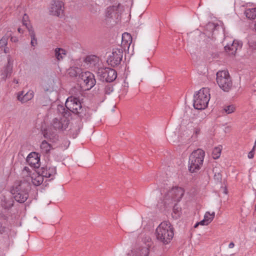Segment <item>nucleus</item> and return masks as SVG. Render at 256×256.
I'll list each match as a JSON object with an SVG mask.
<instances>
[{
    "mask_svg": "<svg viewBox=\"0 0 256 256\" xmlns=\"http://www.w3.org/2000/svg\"><path fill=\"white\" fill-rule=\"evenodd\" d=\"M40 147L42 152L46 154H48L52 148V145L48 144L46 140L42 142Z\"/></svg>",
    "mask_w": 256,
    "mask_h": 256,
    "instance_id": "obj_24",
    "label": "nucleus"
},
{
    "mask_svg": "<svg viewBox=\"0 0 256 256\" xmlns=\"http://www.w3.org/2000/svg\"><path fill=\"white\" fill-rule=\"evenodd\" d=\"M64 4L60 0H52L49 8L50 15L59 16L63 14Z\"/></svg>",
    "mask_w": 256,
    "mask_h": 256,
    "instance_id": "obj_9",
    "label": "nucleus"
},
{
    "mask_svg": "<svg viewBox=\"0 0 256 256\" xmlns=\"http://www.w3.org/2000/svg\"><path fill=\"white\" fill-rule=\"evenodd\" d=\"M256 146V141H255V142H254V145L253 148H254Z\"/></svg>",
    "mask_w": 256,
    "mask_h": 256,
    "instance_id": "obj_51",
    "label": "nucleus"
},
{
    "mask_svg": "<svg viewBox=\"0 0 256 256\" xmlns=\"http://www.w3.org/2000/svg\"><path fill=\"white\" fill-rule=\"evenodd\" d=\"M4 52H5V53H6V52H7V50H6V49H4Z\"/></svg>",
    "mask_w": 256,
    "mask_h": 256,
    "instance_id": "obj_52",
    "label": "nucleus"
},
{
    "mask_svg": "<svg viewBox=\"0 0 256 256\" xmlns=\"http://www.w3.org/2000/svg\"><path fill=\"white\" fill-rule=\"evenodd\" d=\"M242 44L234 40L231 44H227L224 46L226 52L230 56H234L237 50L242 48Z\"/></svg>",
    "mask_w": 256,
    "mask_h": 256,
    "instance_id": "obj_14",
    "label": "nucleus"
},
{
    "mask_svg": "<svg viewBox=\"0 0 256 256\" xmlns=\"http://www.w3.org/2000/svg\"><path fill=\"white\" fill-rule=\"evenodd\" d=\"M198 224H199V223H198V222L196 223V224H195V226H194V228L197 227V226H198Z\"/></svg>",
    "mask_w": 256,
    "mask_h": 256,
    "instance_id": "obj_50",
    "label": "nucleus"
},
{
    "mask_svg": "<svg viewBox=\"0 0 256 256\" xmlns=\"http://www.w3.org/2000/svg\"><path fill=\"white\" fill-rule=\"evenodd\" d=\"M82 82L80 84V87L84 91H86L90 90L94 87L96 81H82Z\"/></svg>",
    "mask_w": 256,
    "mask_h": 256,
    "instance_id": "obj_18",
    "label": "nucleus"
},
{
    "mask_svg": "<svg viewBox=\"0 0 256 256\" xmlns=\"http://www.w3.org/2000/svg\"><path fill=\"white\" fill-rule=\"evenodd\" d=\"M122 49L113 50L112 54L108 56L107 62L113 67L119 65L122 58Z\"/></svg>",
    "mask_w": 256,
    "mask_h": 256,
    "instance_id": "obj_7",
    "label": "nucleus"
},
{
    "mask_svg": "<svg viewBox=\"0 0 256 256\" xmlns=\"http://www.w3.org/2000/svg\"><path fill=\"white\" fill-rule=\"evenodd\" d=\"M106 70H100L98 74V79L99 80H106Z\"/></svg>",
    "mask_w": 256,
    "mask_h": 256,
    "instance_id": "obj_34",
    "label": "nucleus"
},
{
    "mask_svg": "<svg viewBox=\"0 0 256 256\" xmlns=\"http://www.w3.org/2000/svg\"><path fill=\"white\" fill-rule=\"evenodd\" d=\"M14 201L12 198L7 199L6 198L2 200V206L4 209H10L14 206Z\"/></svg>",
    "mask_w": 256,
    "mask_h": 256,
    "instance_id": "obj_23",
    "label": "nucleus"
},
{
    "mask_svg": "<svg viewBox=\"0 0 256 256\" xmlns=\"http://www.w3.org/2000/svg\"><path fill=\"white\" fill-rule=\"evenodd\" d=\"M28 18V16L25 14L23 16L22 23H23V24L24 26H25L27 28H28V27L32 26H28V24L26 23Z\"/></svg>",
    "mask_w": 256,
    "mask_h": 256,
    "instance_id": "obj_38",
    "label": "nucleus"
},
{
    "mask_svg": "<svg viewBox=\"0 0 256 256\" xmlns=\"http://www.w3.org/2000/svg\"><path fill=\"white\" fill-rule=\"evenodd\" d=\"M106 80H116L117 78V73L114 69L106 70Z\"/></svg>",
    "mask_w": 256,
    "mask_h": 256,
    "instance_id": "obj_22",
    "label": "nucleus"
},
{
    "mask_svg": "<svg viewBox=\"0 0 256 256\" xmlns=\"http://www.w3.org/2000/svg\"><path fill=\"white\" fill-rule=\"evenodd\" d=\"M80 68L78 67L70 68L68 70V74L72 77H76L78 74H80L79 78L82 80H96L94 74L89 72H82Z\"/></svg>",
    "mask_w": 256,
    "mask_h": 256,
    "instance_id": "obj_6",
    "label": "nucleus"
},
{
    "mask_svg": "<svg viewBox=\"0 0 256 256\" xmlns=\"http://www.w3.org/2000/svg\"><path fill=\"white\" fill-rule=\"evenodd\" d=\"M253 90L256 91V81L252 84Z\"/></svg>",
    "mask_w": 256,
    "mask_h": 256,
    "instance_id": "obj_47",
    "label": "nucleus"
},
{
    "mask_svg": "<svg viewBox=\"0 0 256 256\" xmlns=\"http://www.w3.org/2000/svg\"><path fill=\"white\" fill-rule=\"evenodd\" d=\"M220 26L218 24L208 22L205 26V30L213 32L214 30L219 28Z\"/></svg>",
    "mask_w": 256,
    "mask_h": 256,
    "instance_id": "obj_27",
    "label": "nucleus"
},
{
    "mask_svg": "<svg viewBox=\"0 0 256 256\" xmlns=\"http://www.w3.org/2000/svg\"><path fill=\"white\" fill-rule=\"evenodd\" d=\"M234 244L233 242H231L230 243L229 245H228V248H232L234 247Z\"/></svg>",
    "mask_w": 256,
    "mask_h": 256,
    "instance_id": "obj_46",
    "label": "nucleus"
},
{
    "mask_svg": "<svg viewBox=\"0 0 256 256\" xmlns=\"http://www.w3.org/2000/svg\"><path fill=\"white\" fill-rule=\"evenodd\" d=\"M18 30L20 33H23L22 30L20 28L18 29Z\"/></svg>",
    "mask_w": 256,
    "mask_h": 256,
    "instance_id": "obj_49",
    "label": "nucleus"
},
{
    "mask_svg": "<svg viewBox=\"0 0 256 256\" xmlns=\"http://www.w3.org/2000/svg\"><path fill=\"white\" fill-rule=\"evenodd\" d=\"M205 152L202 149L198 148L194 150L189 156L188 168L190 172H196L203 164Z\"/></svg>",
    "mask_w": 256,
    "mask_h": 256,
    "instance_id": "obj_3",
    "label": "nucleus"
},
{
    "mask_svg": "<svg viewBox=\"0 0 256 256\" xmlns=\"http://www.w3.org/2000/svg\"><path fill=\"white\" fill-rule=\"evenodd\" d=\"M81 119L87 120L90 116V110L88 108H82L78 110L76 114Z\"/></svg>",
    "mask_w": 256,
    "mask_h": 256,
    "instance_id": "obj_16",
    "label": "nucleus"
},
{
    "mask_svg": "<svg viewBox=\"0 0 256 256\" xmlns=\"http://www.w3.org/2000/svg\"><path fill=\"white\" fill-rule=\"evenodd\" d=\"M132 41V38L130 34L125 32L122 35V44L126 46H129Z\"/></svg>",
    "mask_w": 256,
    "mask_h": 256,
    "instance_id": "obj_21",
    "label": "nucleus"
},
{
    "mask_svg": "<svg viewBox=\"0 0 256 256\" xmlns=\"http://www.w3.org/2000/svg\"><path fill=\"white\" fill-rule=\"evenodd\" d=\"M210 100V89L202 88L194 96L193 106L195 109L204 110L208 107Z\"/></svg>",
    "mask_w": 256,
    "mask_h": 256,
    "instance_id": "obj_4",
    "label": "nucleus"
},
{
    "mask_svg": "<svg viewBox=\"0 0 256 256\" xmlns=\"http://www.w3.org/2000/svg\"><path fill=\"white\" fill-rule=\"evenodd\" d=\"M254 148H252V150L248 154V158H252L254 156Z\"/></svg>",
    "mask_w": 256,
    "mask_h": 256,
    "instance_id": "obj_40",
    "label": "nucleus"
},
{
    "mask_svg": "<svg viewBox=\"0 0 256 256\" xmlns=\"http://www.w3.org/2000/svg\"><path fill=\"white\" fill-rule=\"evenodd\" d=\"M113 86L111 84H108L104 88L106 94H110L113 91Z\"/></svg>",
    "mask_w": 256,
    "mask_h": 256,
    "instance_id": "obj_35",
    "label": "nucleus"
},
{
    "mask_svg": "<svg viewBox=\"0 0 256 256\" xmlns=\"http://www.w3.org/2000/svg\"><path fill=\"white\" fill-rule=\"evenodd\" d=\"M30 190V182L24 180L15 182L10 190V192L16 202L24 203L28 198Z\"/></svg>",
    "mask_w": 256,
    "mask_h": 256,
    "instance_id": "obj_2",
    "label": "nucleus"
},
{
    "mask_svg": "<svg viewBox=\"0 0 256 256\" xmlns=\"http://www.w3.org/2000/svg\"><path fill=\"white\" fill-rule=\"evenodd\" d=\"M84 67L92 70L98 66L99 58L94 55L88 56L84 60Z\"/></svg>",
    "mask_w": 256,
    "mask_h": 256,
    "instance_id": "obj_11",
    "label": "nucleus"
},
{
    "mask_svg": "<svg viewBox=\"0 0 256 256\" xmlns=\"http://www.w3.org/2000/svg\"><path fill=\"white\" fill-rule=\"evenodd\" d=\"M220 88L224 92H228L232 88V81H216Z\"/></svg>",
    "mask_w": 256,
    "mask_h": 256,
    "instance_id": "obj_17",
    "label": "nucleus"
},
{
    "mask_svg": "<svg viewBox=\"0 0 256 256\" xmlns=\"http://www.w3.org/2000/svg\"><path fill=\"white\" fill-rule=\"evenodd\" d=\"M221 150V148L218 147L214 148L212 151V156L214 159H217L220 156Z\"/></svg>",
    "mask_w": 256,
    "mask_h": 256,
    "instance_id": "obj_33",
    "label": "nucleus"
},
{
    "mask_svg": "<svg viewBox=\"0 0 256 256\" xmlns=\"http://www.w3.org/2000/svg\"><path fill=\"white\" fill-rule=\"evenodd\" d=\"M157 240L164 245L170 244L174 236V228L168 221L162 222L156 230Z\"/></svg>",
    "mask_w": 256,
    "mask_h": 256,
    "instance_id": "obj_1",
    "label": "nucleus"
},
{
    "mask_svg": "<svg viewBox=\"0 0 256 256\" xmlns=\"http://www.w3.org/2000/svg\"><path fill=\"white\" fill-rule=\"evenodd\" d=\"M250 46L252 47L254 49H256V42L251 41L249 42Z\"/></svg>",
    "mask_w": 256,
    "mask_h": 256,
    "instance_id": "obj_41",
    "label": "nucleus"
},
{
    "mask_svg": "<svg viewBox=\"0 0 256 256\" xmlns=\"http://www.w3.org/2000/svg\"><path fill=\"white\" fill-rule=\"evenodd\" d=\"M24 91H21L18 92V100L20 101L22 103L26 102L32 100L34 97V92L32 90H28L26 94Z\"/></svg>",
    "mask_w": 256,
    "mask_h": 256,
    "instance_id": "obj_15",
    "label": "nucleus"
},
{
    "mask_svg": "<svg viewBox=\"0 0 256 256\" xmlns=\"http://www.w3.org/2000/svg\"><path fill=\"white\" fill-rule=\"evenodd\" d=\"M66 107L73 113L76 114L80 110L82 104L79 100L75 97H68L65 103Z\"/></svg>",
    "mask_w": 256,
    "mask_h": 256,
    "instance_id": "obj_8",
    "label": "nucleus"
},
{
    "mask_svg": "<svg viewBox=\"0 0 256 256\" xmlns=\"http://www.w3.org/2000/svg\"><path fill=\"white\" fill-rule=\"evenodd\" d=\"M6 228L5 226H0V234H2L6 232Z\"/></svg>",
    "mask_w": 256,
    "mask_h": 256,
    "instance_id": "obj_43",
    "label": "nucleus"
},
{
    "mask_svg": "<svg viewBox=\"0 0 256 256\" xmlns=\"http://www.w3.org/2000/svg\"><path fill=\"white\" fill-rule=\"evenodd\" d=\"M38 173L40 174L42 178H50L53 180V177L56 174V167H42L38 170Z\"/></svg>",
    "mask_w": 256,
    "mask_h": 256,
    "instance_id": "obj_12",
    "label": "nucleus"
},
{
    "mask_svg": "<svg viewBox=\"0 0 256 256\" xmlns=\"http://www.w3.org/2000/svg\"><path fill=\"white\" fill-rule=\"evenodd\" d=\"M123 86L124 87H128V83L126 81H124Z\"/></svg>",
    "mask_w": 256,
    "mask_h": 256,
    "instance_id": "obj_48",
    "label": "nucleus"
},
{
    "mask_svg": "<svg viewBox=\"0 0 256 256\" xmlns=\"http://www.w3.org/2000/svg\"><path fill=\"white\" fill-rule=\"evenodd\" d=\"M173 218L177 219L180 217V212L177 204H174L173 208V213L172 214Z\"/></svg>",
    "mask_w": 256,
    "mask_h": 256,
    "instance_id": "obj_30",
    "label": "nucleus"
},
{
    "mask_svg": "<svg viewBox=\"0 0 256 256\" xmlns=\"http://www.w3.org/2000/svg\"><path fill=\"white\" fill-rule=\"evenodd\" d=\"M223 110L227 114H230L234 112L236 110V107L234 104H230L228 106H224Z\"/></svg>",
    "mask_w": 256,
    "mask_h": 256,
    "instance_id": "obj_32",
    "label": "nucleus"
},
{
    "mask_svg": "<svg viewBox=\"0 0 256 256\" xmlns=\"http://www.w3.org/2000/svg\"><path fill=\"white\" fill-rule=\"evenodd\" d=\"M55 55L56 58L60 60L63 58V56L66 55V51L61 48H56L55 50Z\"/></svg>",
    "mask_w": 256,
    "mask_h": 256,
    "instance_id": "obj_29",
    "label": "nucleus"
},
{
    "mask_svg": "<svg viewBox=\"0 0 256 256\" xmlns=\"http://www.w3.org/2000/svg\"><path fill=\"white\" fill-rule=\"evenodd\" d=\"M16 84H18V80H16Z\"/></svg>",
    "mask_w": 256,
    "mask_h": 256,
    "instance_id": "obj_54",
    "label": "nucleus"
},
{
    "mask_svg": "<svg viewBox=\"0 0 256 256\" xmlns=\"http://www.w3.org/2000/svg\"><path fill=\"white\" fill-rule=\"evenodd\" d=\"M43 90L47 92H52L60 90L62 84L60 81H44L42 84Z\"/></svg>",
    "mask_w": 256,
    "mask_h": 256,
    "instance_id": "obj_10",
    "label": "nucleus"
},
{
    "mask_svg": "<svg viewBox=\"0 0 256 256\" xmlns=\"http://www.w3.org/2000/svg\"><path fill=\"white\" fill-rule=\"evenodd\" d=\"M26 162L32 167L39 168L40 158L38 154L36 152H30L26 158Z\"/></svg>",
    "mask_w": 256,
    "mask_h": 256,
    "instance_id": "obj_13",
    "label": "nucleus"
},
{
    "mask_svg": "<svg viewBox=\"0 0 256 256\" xmlns=\"http://www.w3.org/2000/svg\"><path fill=\"white\" fill-rule=\"evenodd\" d=\"M230 78V74L227 70L219 71L216 73V80H228Z\"/></svg>",
    "mask_w": 256,
    "mask_h": 256,
    "instance_id": "obj_25",
    "label": "nucleus"
},
{
    "mask_svg": "<svg viewBox=\"0 0 256 256\" xmlns=\"http://www.w3.org/2000/svg\"><path fill=\"white\" fill-rule=\"evenodd\" d=\"M8 43V38L6 36L2 37L0 40V47L6 46Z\"/></svg>",
    "mask_w": 256,
    "mask_h": 256,
    "instance_id": "obj_36",
    "label": "nucleus"
},
{
    "mask_svg": "<svg viewBox=\"0 0 256 256\" xmlns=\"http://www.w3.org/2000/svg\"><path fill=\"white\" fill-rule=\"evenodd\" d=\"M11 41L12 42H17L18 41V39L16 37H12L11 38Z\"/></svg>",
    "mask_w": 256,
    "mask_h": 256,
    "instance_id": "obj_45",
    "label": "nucleus"
},
{
    "mask_svg": "<svg viewBox=\"0 0 256 256\" xmlns=\"http://www.w3.org/2000/svg\"><path fill=\"white\" fill-rule=\"evenodd\" d=\"M246 16L250 19L256 18V8L247 9L245 11Z\"/></svg>",
    "mask_w": 256,
    "mask_h": 256,
    "instance_id": "obj_28",
    "label": "nucleus"
},
{
    "mask_svg": "<svg viewBox=\"0 0 256 256\" xmlns=\"http://www.w3.org/2000/svg\"><path fill=\"white\" fill-rule=\"evenodd\" d=\"M200 128L199 126H197L194 128V134L195 135L196 137L200 134Z\"/></svg>",
    "mask_w": 256,
    "mask_h": 256,
    "instance_id": "obj_39",
    "label": "nucleus"
},
{
    "mask_svg": "<svg viewBox=\"0 0 256 256\" xmlns=\"http://www.w3.org/2000/svg\"><path fill=\"white\" fill-rule=\"evenodd\" d=\"M58 110L62 114L64 118L60 119L58 118H54L52 120V126L56 130H64L68 126V120L66 118L68 115V112H66L65 108L62 106H58Z\"/></svg>",
    "mask_w": 256,
    "mask_h": 256,
    "instance_id": "obj_5",
    "label": "nucleus"
},
{
    "mask_svg": "<svg viewBox=\"0 0 256 256\" xmlns=\"http://www.w3.org/2000/svg\"><path fill=\"white\" fill-rule=\"evenodd\" d=\"M213 172L214 173V179L216 184H220L222 180V170L218 168L216 166L213 168Z\"/></svg>",
    "mask_w": 256,
    "mask_h": 256,
    "instance_id": "obj_19",
    "label": "nucleus"
},
{
    "mask_svg": "<svg viewBox=\"0 0 256 256\" xmlns=\"http://www.w3.org/2000/svg\"><path fill=\"white\" fill-rule=\"evenodd\" d=\"M214 212L210 213L209 212H206L204 216V219L206 220L207 222H208L210 224L214 220Z\"/></svg>",
    "mask_w": 256,
    "mask_h": 256,
    "instance_id": "obj_31",
    "label": "nucleus"
},
{
    "mask_svg": "<svg viewBox=\"0 0 256 256\" xmlns=\"http://www.w3.org/2000/svg\"><path fill=\"white\" fill-rule=\"evenodd\" d=\"M12 70V66L11 64H10V59L8 58V66H7V67L6 68V78H8V73L11 72Z\"/></svg>",
    "mask_w": 256,
    "mask_h": 256,
    "instance_id": "obj_37",
    "label": "nucleus"
},
{
    "mask_svg": "<svg viewBox=\"0 0 256 256\" xmlns=\"http://www.w3.org/2000/svg\"><path fill=\"white\" fill-rule=\"evenodd\" d=\"M28 182H30V180H31L34 185L36 186H38L40 185L44 180V178L40 174H38V176H36L34 178L33 177H30L27 178L26 180Z\"/></svg>",
    "mask_w": 256,
    "mask_h": 256,
    "instance_id": "obj_20",
    "label": "nucleus"
},
{
    "mask_svg": "<svg viewBox=\"0 0 256 256\" xmlns=\"http://www.w3.org/2000/svg\"><path fill=\"white\" fill-rule=\"evenodd\" d=\"M106 82H112V81H108V80H106Z\"/></svg>",
    "mask_w": 256,
    "mask_h": 256,
    "instance_id": "obj_53",
    "label": "nucleus"
},
{
    "mask_svg": "<svg viewBox=\"0 0 256 256\" xmlns=\"http://www.w3.org/2000/svg\"><path fill=\"white\" fill-rule=\"evenodd\" d=\"M24 171H26L28 173V175H30V168L27 167V166H25L24 168Z\"/></svg>",
    "mask_w": 256,
    "mask_h": 256,
    "instance_id": "obj_44",
    "label": "nucleus"
},
{
    "mask_svg": "<svg viewBox=\"0 0 256 256\" xmlns=\"http://www.w3.org/2000/svg\"><path fill=\"white\" fill-rule=\"evenodd\" d=\"M28 30L29 32V34L31 38V45L35 46L37 44V40L36 38L35 32L32 26L28 27Z\"/></svg>",
    "mask_w": 256,
    "mask_h": 256,
    "instance_id": "obj_26",
    "label": "nucleus"
},
{
    "mask_svg": "<svg viewBox=\"0 0 256 256\" xmlns=\"http://www.w3.org/2000/svg\"><path fill=\"white\" fill-rule=\"evenodd\" d=\"M199 224L202 225V226H207L209 224L208 222H207L206 220L204 218L203 220H201L199 222Z\"/></svg>",
    "mask_w": 256,
    "mask_h": 256,
    "instance_id": "obj_42",
    "label": "nucleus"
}]
</instances>
